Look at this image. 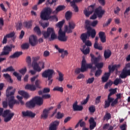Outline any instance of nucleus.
I'll use <instances>...</instances> for the list:
<instances>
[{"label": "nucleus", "mask_w": 130, "mask_h": 130, "mask_svg": "<svg viewBox=\"0 0 130 130\" xmlns=\"http://www.w3.org/2000/svg\"><path fill=\"white\" fill-rule=\"evenodd\" d=\"M40 59V56H37L32 57V67L33 69L35 71H37V72L40 73L42 69L39 66V63L37 61Z\"/></svg>", "instance_id": "6"}, {"label": "nucleus", "mask_w": 130, "mask_h": 130, "mask_svg": "<svg viewBox=\"0 0 130 130\" xmlns=\"http://www.w3.org/2000/svg\"><path fill=\"white\" fill-rule=\"evenodd\" d=\"M54 73V71L51 69H48L44 71L42 74V77L43 78H47L48 80L50 81L52 78V75Z\"/></svg>", "instance_id": "9"}, {"label": "nucleus", "mask_w": 130, "mask_h": 130, "mask_svg": "<svg viewBox=\"0 0 130 130\" xmlns=\"http://www.w3.org/2000/svg\"><path fill=\"white\" fill-rule=\"evenodd\" d=\"M101 96H98L95 99V104L96 105L99 104L101 102Z\"/></svg>", "instance_id": "64"}, {"label": "nucleus", "mask_w": 130, "mask_h": 130, "mask_svg": "<svg viewBox=\"0 0 130 130\" xmlns=\"http://www.w3.org/2000/svg\"><path fill=\"white\" fill-rule=\"evenodd\" d=\"M88 64L91 66V68L89 69L91 70V73H94L95 71L98 68V70L101 69L104 67V63L103 62H100L98 63L97 64H95V66L93 67V63H88Z\"/></svg>", "instance_id": "12"}, {"label": "nucleus", "mask_w": 130, "mask_h": 130, "mask_svg": "<svg viewBox=\"0 0 130 130\" xmlns=\"http://www.w3.org/2000/svg\"><path fill=\"white\" fill-rule=\"evenodd\" d=\"M64 115L63 113H61L60 112H58L57 114L55 115V118L58 119H60L63 117Z\"/></svg>", "instance_id": "44"}, {"label": "nucleus", "mask_w": 130, "mask_h": 130, "mask_svg": "<svg viewBox=\"0 0 130 130\" xmlns=\"http://www.w3.org/2000/svg\"><path fill=\"white\" fill-rule=\"evenodd\" d=\"M111 118V115L110 113H106L104 117V120H109Z\"/></svg>", "instance_id": "41"}, {"label": "nucleus", "mask_w": 130, "mask_h": 130, "mask_svg": "<svg viewBox=\"0 0 130 130\" xmlns=\"http://www.w3.org/2000/svg\"><path fill=\"white\" fill-rule=\"evenodd\" d=\"M73 13L70 11H68L65 14V17L67 21H70L72 18Z\"/></svg>", "instance_id": "30"}, {"label": "nucleus", "mask_w": 130, "mask_h": 130, "mask_svg": "<svg viewBox=\"0 0 130 130\" xmlns=\"http://www.w3.org/2000/svg\"><path fill=\"white\" fill-rule=\"evenodd\" d=\"M66 33L67 32L65 31H62V29H59L58 36V39L59 41L62 42H67L68 40V37L66 36Z\"/></svg>", "instance_id": "10"}, {"label": "nucleus", "mask_w": 130, "mask_h": 130, "mask_svg": "<svg viewBox=\"0 0 130 130\" xmlns=\"http://www.w3.org/2000/svg\"><path fill=\"white\" fill-rule=\"evenodd\" d=\"M25 89L29 90L31 91H35L36 90V87L35 85L27 84L25 86Z\"/></svg>", "instance_id": "25"}, {"label": "nucleus", "mask_w": 130, "mask_h": 130, "mask_svg": "<svg viewBox=\"0 0 130 130\" xmlns=\"http://www.w3.org/2000/svg\"><path fill=\"white\" fill-rule=\"evenodd\" d=\"M102 73V70L101 69H98L96 72H95V77H99L100 76Z\"/></svg>", "instance_id": "57"}, {"label": "nucleus", "mask_w": 130, "mask_h": 130, "mask_svg": "<svg viewBox=\"0 0 130 130\" xmlns=\"http://www.w3.org/2000/svg\"><path fill=\"white\" fill-rule=\"evenodd\" d=\"M23 55L22 51H16L12 55H10L9 58L11 59L18 58Z\"/></svg>", "instance_id": "22"}, {"label": "nucleus", "mask_w": 130, "mask_h": 130, "mask_svg": "<svg viewBox=\"0 0 130 130\" xmlns=\"http://www.w3.org/2000/svg\"><path fill=\"white\" fill-rule=\"evenodd\" d=\"M34 102L35 103V104L41 106L43 104V99L42 97H40L39 96H36L34 98H33Z\"/></svg>", "instance_id": "16"}, {"label": "nucleus", "mask_w": 130, "mask_h": 130, "mask_svg": "<svg viewBox=\"0 0 130 130\" xmlns=\"http://www.w3.org/2000/svg\"><path fill=\"white\" fill-rule=\"evenodd\" d=\"M29 42L32 47L36 46L38 43L37 37L34 35L30 36L29 38Z\"/></svg>", "instance_id": "14"}, {"label": "nucleus", "mask_w": 130, "mask_h": 130, "mask_svg": "<svg viewBox=\"0 0 130 130\" xmlns=\"http://www.w3.org/2000/svg\"><path fill=\"white\" fill-rule=\"evenodd\" d=\"M61 57L62 58V59H63L64 58V57H65V56H68V51L67 50H65L64 51V52H63V53H61Z\"/></svg>", "instance_id": "61"}, {"label": "nucleus", "mask_w": 130, "mask_h": 130, "mask_svg": "<svg viewBox=\"0 0 130 130\" xmlns=\"http://www.w3.org/2000/svg\"><path fill=\"white\" fill-rule=\"evenodd\" d=\"M113 84V82L111 80H109L108 82L106 83V84L104 86V88L107 89L108 87H111Z\"/></svg>", "instance_id": "35"}, {"label": "nucleus", "mask_w": 130, "mask_h": 130, "mask_svg": "<svg viewBox=\"0 0 130 130\" xmlns=\"http://www.w3.org/2000/svg\"><path fill=\"white\" fill-rule=\"evenodd\" d=\"M89 110L90 113H94L96 110L95 106L91 105V106H90L89 108Z\"/></svg>", "instance_id": "50"}, {"label": "nucleus", "mask_w": 130, "mask_h": 130, "mask_svg": "<svg viewBox=\"0 0 130 130\" xmlns=\"http://www.w3.org/2000/svg\"><path fill=\"white\" fill-rule=\"evenodd\" d=\"M81 51L84 55H87V54H89L90 47H87L85 50H81Z\"/></svg>", "instance_id": "43"}, {"label": "nucleus", "mask_w": 130, "mask_h": 130, "mask_svg": "<svg viewBox=\"0 0 130 130\" xmlns=\"http://www.w3.org/2000/svg\"><path fill=\"white\" fill-rule=\"evenodd\" d=\"M112 21V19L109 18L108 19V21L106 23L104 24V25H103L104 27H106L109 26L110 24Z\"/></svg>", "instance_id": "56"}, {"label": "nucleus", "mask_w": 130, "mask_h": 130, "mask_svg": "<svg viewBox=\"0 0 130 130\" xmlns=\"http://www.w3.org/2000/svg\"><path fill=\"white\" fill-rule=\"evenodd\" d=\"M3 76L8 81H9L10 83H13V79H12L11 78V75H10V74L8 73L4 74Z\"/></svg>", "instance_id": "32"}, {"label": "nucleus", "mask_w": 130, "mask_h": 130, "mask_svg": "<svg viewBox=\"0 0 130 130\" xmlns=\"http://www.w3.org/2000/svg\"><path fill=\"white\" fill-rule=\"evenodd\" d=\"M6 36L8 39L12 38L14 37H15V32H10V34H7Z\"/></svg>", "instance_id": "51"}, {"label": "nucleus", "mask_w": 130, "mask_h": 130, "mask_svg": "<svg viewBox=\"0 0 130 130\" xmlns=\"http://www.w3.org/2000/svg\"><path fill=\"white\" fill-rule=\"evenodd\" d=\"M59 121L55 120L50 125L49 130H57V127L58 126Z\"/></svg>", "instance_id": "20"}, {"label": "nucleus", "mask_w": 130, "mask_h": 130, "mask_svg": "<svg viewBox=\"0 0 130 130\" xmlns=\"http://www.w3.org/2000/svg\"><path fill=\"white\" fill-rule=\"evenodd\" d=\"M54 32L53 28L48 27L47 31H42V34L44 36V39H47Z\"/></svg>", "instance_id": "11"}, {"label": "nucleus", "mask_w": 130, "mask_h": 130, "mask_svg": "<svg viewBox=\"0 0 130 130\" xmlns=\"http://www.w3.org/2000/svg\"><path fill=\"white\" fill-rule=\"evenodd\" d=\"M25 106L26 108H28V109L34 108L36 106V103H35L34 98H32L30 101H27L25 103Z\"/></svg>", "instance_id": "17"}, {"label": "nucleus", "mask_w": 130, "mask_h": 130, "mask_svg": "<svg viewBox=\"0 0 130 130\" xmlns=\"http://www.w3.org/2000/svg\"><path fill=\"white\" fill-rule=\"evenodd\" d=\"M41 83V81L39 79H37L35 82V85L38 88H41L40 84Z\"/></svg>", "instance_id": "53"}, {"label": "nucleus", "mask_w": 130, "mask_h": 130, "mask_svg": "<svg viewBox=\"0 0 130 130\" xmlns=\"http://www.w3.org/2000/svg\"><path fill=\"white\" fill-rule=\"evenodd\" d=\"M114 100V98H108V100L105 101L104 108L105 109L108 108L110 106L111 102H112Z\"/></svg>", "instance_id": "24"}, {"label": "nucleus", "mask_w": 130, "mask_h": 130, "mask_svg": "<svg viewBox=\"0 0 130 130\" xmlns=\"http://www.w3.org/2000/svg\"><path fill=\"white\" fill-rule=\"evenodd\" d=\"M83 13L86 17H89V16L92 14V13H91L90 11H87L86 9H85Z\"/></svg>", "instance_id": "48"}, {"label": "nucleus", "mask_w": 130, "mask_h": 130, "mask_svg": "<svg viewBox=\"0 0 130 130\" xmlns=\"http://www.w3.org/2000/svg\"><path fill=\"white\" fill-rule=\"evenodd\" d=\"M49 111L47 110V109L45 108L43 110V113H42V114L41 115V119H46L47 118V117H48V114H49Z\"/></svg>", "instance_id": "26"}, {"label": "nucleus", "mask_w": 130, "mask_h": 130, "mask_svg": "<svg viewBox=\"0 0 130 130\" xmlns=\"http://www.w3.org/2000/svg\"><path fill=\"white\" fill-rule=\"evenodd\" d=\"M13 89V86H9L6 89V97L8 100V105L10 109H13L15 104L20 105V101L15 100V93L16 92V88H14L12 91L10 90Z\"/></svg>", "instance_id": "2"}, {"label": "nucleus", "mask_w": 130, "mask_h": 130, "mask_svg": "<svg viewBox=\"0 0 130 130\" xmlns=\"http://www.w3.org/2000/svg\"><path fill=\"white\" fill-rule=\"evenodd\" d=\"M91 66L88 64L86 63V60L85 58L83 57V60H82L81 67V68H77L76 69V73L77 74H80V73H84L87 71V70L91 69Z\"/></svg>", "instance_id": "4"}, {"label": "nucleus", "mask_w": 130, "mask_h": 130, "mask_svg": "<svg viewBox=\"0 0 130 130\" xmlns=\"http://www.w3.org/2000/svg\"><path fill=\"white\" fill-rule=\"evenodd\" d=\"M89 98H90V95H89V94H88L86 99L84 100L83 102L82 103V105H86L87 103Z\"/></svg>", "instance_id": "63"}, {"label": "nucleus", "mask_w": 130, "mask_h": 130, "mask_svg": "<svg viewBox=\"0 0 130 130\" xmlns=\"http://www.w3.org/2000/svg\"><path fill=\"white\" fill-rule=\"evenodd\" d=\"M13 75L17 77V80L19 81H22V76L19 75V73H18L17 72H13Z\"/></svg>", "instance_id": "39"}, {"label": "nucleus", "mask_w": 130, "mask_h": 130, "mask_svg": "<svg viewBox=\"0 0 130 130\" xmlns=\"http://www.w3.org/2000/svg\"><path fill=\"white\" fill-rule=\"evenodd\" d=\"M89 122L90 124V126H89L90 130L93 129L96 127V123L93 117H91L90 118L89 120Z\"/></svg>", "instance_id": "21"}, {"label": "nucleus", "mask_w": 130, "mask_h": 130, "mask_svg": "<svg viewBox=\"0 0 130 130\" xmlns=\"http://www.w3.org/2000/svg\"><path fill=\"white\" fill-rule=\"evenodd\" d=\"M108 69L109 70V73H110L111 74L113 73L115 70L116 69V66H112V67H111V65H109L108 67Z\"/></svg>", "instance_id": "40"}, {"label": "nucleus", "mask_w": 130, "mask_h": 130, "mask_svg": "<svg viewBox=\"0 0 130 130\" xmlns=\"http://www.w3.org/2000/svg\"><path fill=\"white\" fill-rule=\"evenodd\" d=\"M66 8V7L65 6H63V5H60V6H58L56 9V11L57 13H58L60 11H62L63 10H64Z\"/></svg>", "instance_id": "34"}, {"label": "nucleus", "mask_w": 130, "mask_h": 130, "mask_svg": "<svg viewBox=\"0 0 130 130\" xmlns=\"http://www.w3.org/2000/svg\"><path fill=\"white\" fill-rule=\"evenodd\" d=\"M22 117H31L32 118H35L36 116V113H33L32 111L29 110H26V111H23L22 112Z\"/></svg>", "instance_id": "15"}, {"label": "nucleus", "mask_w": 130, "mask_h": 130, "mask_svg": "<svg viewBox=\"0 0 130 130\" xmlns=\"http://www.w3.org/2000/svg\"><path fill=\"white\" fill-rule=\"evenodd\" d=\"M118 103V101H117L116 99H114L112 102H111V106L112 107H115V105H116Z\"/></svg>", "instance_id": "58"}, {"label": "nucleus", "mask_w": 130, "mask_h": 130, "mask_svg": "<svg viewBox=\"0 0 130 130\" xmlns=\"http://www.w3.org/2000/svg\"><path fill=\"white\" fill-rule=\"evenodd\" d=\"M26 71L27 69L25 67L23 69H22L21 70H19V73L22 75H24L26 72Z\"/></svg>", "instance_id": "59"}, {"label": "nucleus", "mask_w": 130, "mask_h": 130, "mask_svg": "<svg viewBox=\"0 0 130 130\" xmlns=\"http://www.w3.org/2000/svg\"><path fill=\"white\" fill-rule=\"evenodd\" d=\"M74 111H82L83 110V107L82 105H78L77 101H76L73 105Z\"/></svg>", "instance_id": "18"}, {"label": "nucleus", "mask_w": 130, "mask_h": 130, "mask_svg": "<svg viewBox=\"0 0 130 130\" xmlns=\"http://www.w3.org/2000/svg\"><path fill=\"white\" fill-rule=\"evenodd\" d=\"M53 91H58L60 92H63V88L62 87L56 86L53 88Z\"/></svg>", "instance_id": "45"}, {"label": "nucleus", "mask_w": 130, "mask_h": 130, "mask_svg": "<svg viewBox=\"0 0 130 130\" xmlns=\"http://www.w3.org/2000/svg\"><path fill=\"white\" fill-rule=\"evenodd\" d=\"M3 26H4V18H0V29H3Z\"/></svg>", "instance_id": "62"}, {"label": "nucleus", "mask_w": 130, "mask_h": 130, "mask_svg": "<svg viewBox=\"0 0 130 130\" xmlns=\"http://www.w3.org/2000/svg\"><path fill=\"white\" fill-rule=\"evenodd\" d=\"M109 91H110V93L108 94V98L114 99L113 98H111V96L115 94L117 92L116 89L114 88H111L109 89Z\"/></svg>", "instance_id": "31"}, {"label": "nucleus", "mask_w": 130, "mask_h": 130, "mask_svg": "<svg viewBox=\"0 0 130 130\" xmlns=\"http://www.w3.org/2000/svg\"><path fill=\"white\" fill-rule=\"evenodd\" d=\"M42 98L44 100L49 99L51 98V95L50 94H45L42 95Z\"/></svg>", "instance_id": "54"}, {"label": "nucleus", "mask_w": 130, "mask_h": 130, "mask_svg": "<svg viewBox=\"0 0 130 130\" xmlns=\"http://www.w3.org/2000/svg\"><path fill=\"white\" fill-rule=\"evenodd\" d=\"M88 11L90 12L91 13H93L95 10V6L94 5H90L87 8Z\"/></svg>", "instance_id": "37"}, {"label": "nucleus", "mask_w": 130, "mask_h": 130, "mask_svg": "<svg viewBox=\"0 0 130 130\" xmlns=\"http://www.w3.org/2000/svg\"><path fill=\"white\" fill-rule=\"evenodd\" d=\"M56 39H57V35L55 34V31L51 35L50 41H53Z\"/></svg>", "instance_id": "42"}, {"label": "nucleus", "mask_w": 130, "mask_h": 130, "mask_svg": "<svg viewBox=\"0 0 130 130\" xmlns=\"http://www.w3.org/2000/svg\"><path fill=\"white\" fill-rule=\"evenodd\" d=\"M112 52L110 49L106 50L104 51V57L106 59H107L111 56Z\"/></svg>", "instance_id": "29"}, {"label": "nucleus", "mask_w": 130, "mask_h": 130, "mask_svg": "<svg viewBox=\"0 0 130 130\" xmlns=\"http://www.w3.org/2000/svg\"><path fill=\"white\" fill-rule=\"evenodd\" d=\"M26 62H27L28 66L31 65V59L29 56L26 57Z\"/></svg>", "instance_id": "52"}, {"label": "nucleus", "mask_w": 130, "mask_h": 130, "mask_svg": "<svg viewBox=\"0 0 130 130\" xmlns=\"http://www.w3.org/2000/svg\"><path fill=\"white\" fill-rule=\"evenodd\" d=\"M90 25V21L86 20L85 23V28L87 30L86 32L83 33L80 36V39L83 43H85L87 39H89L91 36L92 39H94L96 36V32L95 29H92Z\"/></svg>", "instance_id": "1"}, {"label": "nucleus", "mask_w": 130, "mask_h": 130, "mask_svg": "<svg viewBox=\"0 0 130 130\" xmlns=\"http://www.w3.org/2000/svg\"><path fill=\"white\" fill-rule=\"evenodd\" d=\"M11 110L9 109H7L3 111V114L2 116L5 117L4 121L5 122H8L9 121H11L14 115H15L14 113H10Z\"/></svg>", "instance_id": "5"}, {"label": "nucleus", "mask_w": 130, "mask_h": 130, "mask_svg": "<svg viewBox=\"0 0 130 130\" xmlns=\"http://www.w3.org/2000/svg\"><path fill=\"white\" fill-rule=\"evenodd\" d=\"M64 23V20H63L59 22L57 24H56V26L59 28V30H61V28L63 24Z\"/></svg>", "instance_id": "38"}, {"label": "nucleus", "mask_w": 130, "mask_h": 130, "mask_svg": "<svg viewBox=\"0 0 130 130\" xmlns=\"http://www.w3.org/2000/svg\"><path fill=\"white\" fill-rule=\"evenodd\" d=\"M99 36L100 39L101 40V41L103 43H106V36L105 35V32H103V31L99 32Z\"/></svg>", "instance_id": "23"}, {"label": "nucleus", "mask_w": 130, "mask_h": 130, "mask_svg": "<svg viewBox=\"0 0 130 130\" xmlns=\"http://www.w3.org/2000/svg\"><path fill=\"white\" fill-rule=\"evenodd\" d=\"M101 59V56L99 55L98 57H94L92 60L91 62L92 63H90L89 64H95L96 65V64H97L98 63H99V62L100 61Z\"/></svg>", "instance_id": "33"}, {"label": "nucleus", "mask_w": 130, "mask_h": 130, "mask_svg": "<svg viewBox=\"0 0 130 130\" xmlns=\"http://www.w3.org/2000/svg\"><path fill=\"white\" fill-rule=\"evenodd\" d=\"M29 47V44L25 43L21 45V48L22 50H27Z\"/></svg>", "instance_id": "36"}, {"label": "nucleus", "mask_w": 130, "mask_h": 130, "mask_svg": "<svg viewBox=\"0 0 130 130\" xmlns=\"http://www.w3.org/2000/svg\"><path fill=\"white\" fill-rule=\"evenodd\" d=\"M103 7L102 6H99L98 8H96L95 10V13L98 15L99 18H102L103 16L105 13L104 10H102Z\"/></svg>", "instance_id": "13"}, {"label": "nucleus", "mask_w": 130, "mask_h": 130, "mask_svg": "<svg viewBox=\"0 0 130 130\" xmlns=\"http://www.w3.org/2000/svg\"><path fill=\"white\" fill-rule=\"evenodd\" d=\"M32 26L31 20L25 21L23 23V26L27 29H30Z\"/></svg>", "instance_id": "28"}, {"label": "nucleus", "mask_w": 130, "mask_h": 130, "mask_svg": "<svg viewBox=\"0 0 130 130\" xmlns=\"http://www.w3.org/2000/svg\"><path fill=\"white\" fill-rule=\"evenodd\" d=\"M98 24V20H94L90 23V24L89 26H91L93 27H96V26Z\"/></svg>", "instance_id": "46"}, {"label": "nucleus", "mask_w": 130, "mask_h": 130, "mask_svg": "<svg viewBox=\"0 0 130 130\" xmlns=\"http://www.w3.org/2000/svg\"><path fill=\"white\" fill-rule=\"evenodd\" d=\"M16 46L13 44H10L9 45H6L4 47V51L1 52L0 55L1 56L4 55H8L10 54V52H12L13 48L14 49Z\"/></svg>", "instance_id": "7"}, {"label": "nucleus", "mask_w": 130, "mask_h": 130, "mask_svg": "<svg viewBox=\"0 0 130 130\" xmlns=\"http://www.w3.org/2000/svg\"><path fill=\"white\" fill-rule=\"evenodd\" d=\"M58 75H59V78L58 80L60 82H62L63 81V75L62 74L61 72L58 71Z\"/></svg>", "instance_id": "47"}, {"label": "nucleus", "mask_w": 130, "mask_h": 130, "mask_svg": "<svg viewBox=\"0 0 130 130\" xmlns=\"http://www.w3.org/2000/svg\"><path fill=\"white\" fill-rule=\"evenodd\" d=\"M94 47L95 49H98L100 51H102L103 50L102 46H100L98 45V43H95L94 44Z\"/></svg>", "instance_id": "49"}, {"label": "nucleus", "mask_w": 130, "mask_h": 130, "mask_svg": "<svg viewBox=\"0 0 130 130\" xmlns=\"http://www.w3.org/2000/svg\"><path fill=\"white\" fill-rule=\"evenodd\" d=\"M7 72H15V70L14 69V67H13L12 66H10L7 68Z\"/></svg>", "instance_id": "55"}, {"label": "nucleus", "mask_w": 130, "mask_h": 130, "mask_svg": "<svg viewBox=\"0 0 130 130\" xmlns=\"http://www.w3.org/2000/svg\"><path fill=\"white\" fill-rule=\"evenodd\" d=\"M76 24L73 21L69 22V26L66 25L64 27V31L68 34L73 32V30L75 29Z\"/></svg>", "instance_id": "8"}, {"label": "nucleus", "mask_w": 130, "mask_h": 130, "mask_svg": "<svg viewBox=\"0 0 130 130\" xmlns=\"http://www.w3.org/2000/svg\"><path fill=\"white\" fill-rule=\"evenodd\" d=\"M94 81V77L89 78L87 80V84H92Z\"/></svg>", "instance_id": "60"}, {"label": "nucleus", "mask_w": 130, "mask_h": 130, "mask_svg": "<svg viewBox=\"0 0 130 130\" xmlns=\"http://www.w3.org/2000/svg\"><path fill=\"white\" fill-rule=\"evenodd\" d=\"M52 13V9L50 8H47L44 10V11L41 13L40 17L42 20H43L44 21L48 20L49 19H51L52 20L55 19L56 21L57 22L58 18L56 17V16H50Z\"/></svg>", "instance_id": "3"}, {"label": "nucleus", "mask_w": 130, "mask_h": 130, "mask_svg": "<svg viewBox=\"0 0 130 130\" xmlns=\"http://www.w3.org/2000/svg\"><path fill=\"white\" fill-rule=\"evenodd\" d=\"M130 76V69L127 70L126 68H124L122 73L120 75L121 79H125L127 76Z\"/></svg>", "instance_id": "19"}, {"label": "nucleus", "mask_w": 130, "mask_h": 130, "mask_svg": "<svg viewBox=\"0 0 130 130\" xmlns=\"http://www.w3.org/2000/svg\"><path fill=\"white\" fill-rule=\"evenodd\" d=\"M18 93L20 95L23 96L25 99H28L30 98V95L28 94V93L24 90L19 91Z\"/></svg>", "instance_id": "27"}]
</instances>
